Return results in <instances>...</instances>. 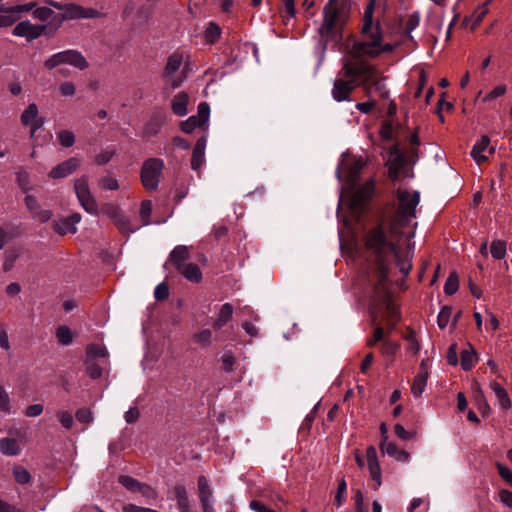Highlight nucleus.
<instances>
[{"instance_id":"obj_7","label":"nucleus","mask_w":512,"mask_h":512,"mask_svg":"<svg viewBox=\"0 0 512 512\" xmlns=\"http://www.w3.org/2000/svg\"><path fill=\"white\" fill-rule=\"evenodd\" d=\"M387 283L388 277L386 280H383L382 283H376V281H366L367 286L372 289L374 305L384 307V319L387 325L390 327V332L396 323L400 320V314L398 308L390 299Z\"/></svg>"},{"instance_id":"obj_63","label":"nucleus","mask_w":512,"mask_h":512,"mask_svg":"<svg viewBox=\"0 0 512 512\" xmlns=\"http://www.w3.org/2000/svg\"><path fill=\"white\" fill-rule=\"evenodd\" d=\"M154 296L157 300L162 301L168 298L169 289L165 283H160L156 286Z\"/></svg>"},{"instance_id":"obj_53","label":"nucleus","mask_w":512,"mask_h":512,"mask_svg":"<svg viewBox=\"0 0 512 512\" xmlns=\"http://www.w3.org/2000/svg\"><path fill=\"white\" fill-rule=\"evenodd\" d=\"M384 339H386L384 329L381 326H377L373 331V335L366 340V345L368 347H374L378 342H383Z\"/></svg>"},{"instance_id":"obj_3","label":"nucleus","mask_w":512,"mask_h":512,"mask_svg":"<svg viewBox=\"0 0 512 512\" xmlns=\"http://www.w3.org/2000/svg\"><path fill=\"white\" fill-rule=\"evenodd\" d=\"M346 75L360 76V86L368 98L375 92L379 97L386 99L389 97V90L385 84V78L379 73L378 69L367 61L360 63H351L346 68Z\"/></svg>"},{"instance_id":"obj_2","label":"nucleus","mask_w":512,"mask_h":512,"mask_svg":"<svg viewBox=\"0 0 512 512\" xmlns=\"http://www.w3.org/2000/svg\"><path fill=\"white\" fill-rule=\"evenodd\" d=\"M375 1L367 4L360 28V38L347 49V57L352 61L375 59L384 53L393 52L395 46L384 42V34L379 20L374 21Z\"/></svg>"},{"instance_id":"obj_61","label":"nucleus","mask_w":512,"mask_h":512,"mask_svg":"<svg viewBox=\"0 0 512 512\" xmlns=\"http://www.w3.org/2000/svg\"><path fill=\"white\" fill-rule=\"evenodd\" d=\"M496 467L501 478L512 486V470L501 463H497Z\"/></svg>"},{"instance_id":"obj_21","label":"nucleus","mask_w":512,"mask_h":512,"mask_svg":"<svg viewBox=\"0 0 512 512\" xmlns=\"http://www.w3.org/2000/svg\"><path fill=\"white\" fill-rule=\"evenodd\" d=\"M485 151H488L489 154H493L495 151L494 147L490 146V139L486 135L482 136L481 139L473 146L471 150V157L478 164H481L488 159L484 154Z\"/></svg>"},{"instance_id":"obj_64","label":"nucleus","mask_w":512,"mask_h":512,"mask_svg":"<svg viewBox=\"0 0 512 512\" xmlns=\"http://www.w3.org/2000/svg\"><path fill=\"white\" fill-rule=\"evenodd\" d=\"M76 419L81 423L89 424L93 420V415L89 409L82 408L76 412Z\"/></svg>"},{"instance_id":"obj_35","label":"nucleus","mask_w":512,"mask_h":512,"mask_svg":"<svg viewBox=\"0 0 512 512\" xmlns=\"http://www.w3.org/2000/svg\"><path fill=\"white\" fill-rule=\"evenodd\" d=\"M119 231L123 234H130L136 231L139 227L132 224L130 218L123 213L114 222Z\"/></svg>"},{"instance_id":"obj_41","label":"nucleus","mask_w":512,"mask_h":512,"mask_svg":"<svg viewBox=\"0 0 512 512\" xmlns=\"http://www.w3.org/2000/svg\"><path fill=\"white\" fill-rule=\"evenodd\" d=\"M86 354L89 358H106L108 351L103 344H90L86 348Z\"/></svg>"},{"instance_id":"obj_62","label":"nucleus","mask_w":512,"mask_h":512,"mask_svg":"<svg viewBox=\"0 0 512 512\" xmlns=\"http://www.w3.org/2000/svg\"><path fill=\"white\" fill-rule=\"evenodd\" d=\"M10 12L11 14L0 13V28L12 26L18 21L15 18L16 14H14L16 11L12 10Z\"/></svg>"},{"instance_id":"obj_11","label":"nucleus","mask_w":512,"mask_h":512,"mask_svg":"<svg viewBox=\"0 0 512 512\" xmlns=\"http://www.w3.org/2000/svg\"><path fill=\"white\" fill-rule=\"evenodd\" d=\"M164 169V161L159 158L147 159L141 169V182L145 189L154 191L158 188Z\"/></svg>"},{"instance_id":"obj_5","label":"nucleus","mask_w":512,"mask_h":512,"mask_svg":"<svg viewBox=\"0 0 512 512\" xmlns=\"http://www.w3.org/2000/svg\"><path fill=\"white\" fill-rule=\"evenodd\" d=\"M364 167V161L362 158L354 159L350 163L343 166V170L346 172L347 188L345 191L346 195L350 198V207L352 210L361 208L373 195L374 183L373 181H367L361 187L356 189L353 193L350 190L355 189L359 173Z\"/></svg>"},{"instance_id":"obj_55","label":"nucleus","mask_w":512,"mask_h":512,"mask_svg":"<svg viewBox=\"0 0 512 512\" xmlns=\"http://www.w3.org/2000/svg\"><path fill=\"white\" fill-rule=\"evenodd\" d=\"M58 139L63 147H71L75 142V135L72 131L63 130L58 134Z\"/></svg>"},{"instance_id":"obj_29","label":"nucleus","mask_w":512,"mask_h":512,"mask_svg":"<svg viewBox=\"0 0 512 512\" xmlns=\"http://www.w3.org/2000/svg\"><path fill=\"white\" fill-rule=\"evenodd\" d=\"M174 496L177 502V507L180 512H191L189 495L184 486H176L174 488Z\"/></svg>"},{"instance_id":"obj_13","label":"nucleus","mask_w":512,"mask_h":512,"mask_svg":"<svg viewBox=\"0 0 512 512\" xmlns=\"http://www.w3.org/2000/svg\"><path fill=\"white\" fill-rule=\"evenodd\" d=\"M184 55L180 52H174L169 56L163 77L166 80V83L171 87V89H175L181 85L184 80V75L177 76L176 72L179 71L180 67L183 64Z\"/></svg>"},{"instance_id":"obj_25","label":"nucleus","mask_w":512,"mask_h":512,"mask_svg":"<svg viewBox=\"0 0 512 512\" xmlns=\"http://www.w3.org/2000/svg\"><path fill=\"white\" fill-rule=\"evenodd\" d=\"M189 103V96L185 92H179L177 93L172 102H171V109L173 113L179 117H183L188 113V106Z\"/></svg>"},{"instance_id":"obj_48","label":"nucleus","mask_w":512,"mask_h":512,"mask_svg":"<svg viewBox=\"0 0 512 512\" xmlns=\"http://www.w3.org/2000/svg\"><path fill=\"white\" fill-rule=\"evenodd\" d=\"M152 214V202L150 200H143L140 207V218L143 225L150 224V216Z\"/></svg>"},{"instance_id":"obj_1","label":"nucleus","mask_w":512,"mask_h":512,"mask_svg":"<svg viewBox=\"0 0 512 512\" xmlns=\"http://www.w3.org/2000/svg\"><path fill=\"white\" fill-rule=\"evenodd\" d=\"M397 201L398 207L388 231L383 224H379L369 229L363 237L365 258L370 262L365 281L382 283L386 280L388 260L396 252L401 237H414L417 223L412 224V220L416 217L419 193L399 188Z\"/></svg>"},{"instance_id":"obj_49","label":"nucleus","mask_w":512,"mask_h":512,"mask_svg":"<svg viewBox=\"0 0 512 512\" xmlns=\"http://www.w3.org/2000/svg\"><path fill=\"white\" fill-rule=\"evenodd\" d=\"M474 391L476 394V399L478 402L479 410L481 411V413L483 415L488 414L490 411V407H489L487 401L485 400V397L483 395V391H482L481 387L477 383L475 384Z\"/></svg>"},{"instance_id":"obj_20","label":"nucleus","mask_w":512,"mask_h":512,"mask_svg":"<svg viewBox=\"0 0 512 512\" xmlns=\"http://www.w3.org/2000/svg\"><path fill=\"white\" fill-rule=\"evenodd\" d=\"M80 166V160L72 157L68 160L58 164L49 172V177L53 179L64 178L72 174Z\"/></svg>"},{"instance_id":"obj_52","label":"nucleus","mask_w":512,"mask_h":512,"mask_svg":"<svg viewBox=\"0 0 512 512\" xmlns=\"http://www.w3.org/2000/svg\"><path fill=\"white\" fill-rule=\"evenodd\" d=\"M119 483L132 492H137L142 484L138 480L126 475L119 477Z\"/></svg>"},{"instance_id":"obj_26","label":"nucleus","mask_w":512,"mask_h":512,"mask_svg":"<svg viewBox=\"0 0 512 512\" xmlns=\"http://www.w3.org/2000/svg\"><path fill=\"white\" fill-rule=\"evenodd\" d=\"M205 147H206V139L204 137L198 139L196 142L192 158H191V167L194 170H198L205 160Z\"/></svg>"},{"instance_id":"obj_38","label":"nucleus","mask_w":512,"mask_h":512,"mask_svg":"<svg viewBox=\"0 0 512 512\" xmlns=\"http://www.w3.org/2000/svg\"><path fill=\"white\" fill-rule=\"evenodd\" d=\"M204 36L207 43L214 44L221 36V28L215 22H209Z\"/></svg>"},{"instance_id":"obj_32","label":"nucleus","mask_w":512,"mask_h":512,"mask_svg":"<svg viewBox=\"0 0 512 512\" xmlns=\"http://www.w3.org/2000/svg\"><path fill=\"white\" fill-rule=\"evenodd\" d=\"M0 451L8 456H16L21 452V447L16 439L6 437L0 440Z\"/></svg>"},{"instance_id":"obj_33","label":"nucleus","mask_w":512,"mask_h":512,"mask_svg":"<svg viewBox=\"0 0 512 512\" xmlns=\"http://www.w3.org/2000/svg\"><path fill=\"white\" fill-rule=\"evenodd\" d=\"M478 356L474 348L469 344V348L465 349L461 353V367L465 371L471 370L476 362Z\"/></svg>"},{"instance_id":"obj_51","label":"nucleus","mask_w":512,"mask_h":512,"mask_svg":"<svg viewBox=\"0 0 512 512\" xmlns=\"http://www.w3.org/2000/svg\"><path fill=\"white\" fill-rule=\"evenodd\" d=\"M451 315H452L451 307L444 306L441 309V311L439 312L438 317H437V324L440 329H444L448 325Z\"/></svg>"},{"instance_id":"obj_19","label":"nucleus","mask_w":512,"mask_h":512,"mask_svg":"<svg viewBox=\"0 0 512 512\" xmlns=\"http://www.w3.org/2000/svg\"><path fill=\"white\" fill-rule=\"evenodd\" d=\"M24 201L27 209L34 219L41 223H45L50 220L52 212L50 210L42 209L35 196L27 195Z\"/></svg>"},{"instance_id":"obj_58","label":"nucleus","mask_w":512,"mask_h":512,"mask_svg":"<svg viewBox=\"0 0 512 512\" xmlns=\"http://www.w3.org/2000/svg\"><path fill=\"white\" fill-rule=\"evenodd\" d=\"M99 186L106 190H117L119 183L116 178L112 176H105L99 180Z\"/></svg>"},{"instance_id":"obj_36","label":"nucleus","mask_w":512,"mask_h":512,"mask_svg":"<svg viewBox=\"0 0 512 512\" xmlns=\"http://www.w3.org/2000/svg\"><path fill=\"white\" fill-rule=\"evenodd\" d=\"M427 383V373L419 372L413 380V384L411 386V392L414 397H419L426 387Z\"/></svg>"},{"instance_id":"obj_47","label":"nucleus","mask_w":512,"mask_h":512,"mask_svg":"<svg viewBox=\"0 0 512 512\" xmlns=\"http://www.w3.org/2000/svg\"><path fill=\"white\" fill-rule=\"evenodd\" d=\"M458 287H459L458 275L455 272L450 273V275L444 285V292L447 295H452L458 290Z\"/></svg>"},{"instance_id":"obj_34","label":"nucleus","mask_w":512,"mask_h":512,"mask_svg":"<svg viewBox=\"0 0 512 512\" xmlns=\"http://www.w3.org/2000/svg\"><path fill=\"white\" fill-rule=\"evenodd\" d=\"M404 165V159L400 154H392L388 161V173L391 178H397L400 169Z\"/></svg>"},{"instance_id":"obj_23","label":"nucleus","mask_w":512,"mask_h":512,"mask_svg":"<svg viewBox=\"0 0 512 512\" xmlns=\"http://www.w3.org/2000/svg\"><path fill=\"white\" fill-rule=\"evenodd\" d=\"M35 7L34 2L22 4V5H10L5 0H0V13L11 14L10 11H16L15 18L20 19L24 13L30 12Z\"/></svg>"},{"instance_id":"obj_8","label":"nucleus","mask_w":512,"mask_h":512,"mask_svg":"<svg viewBox=\"0 0 512 512\" xmlns=\"http://www.w3.org/2000/svg\"><path fill=\"white\" fill-rule=\"evenodd\" d=\"M46 3L57 10L63 11V14L54 15L52 18L51 25L54 26V30H57L65 20L89 19L100 16L98 10L85 8L74 3H61L55 0H47Z\"/></svg>"},{"instance_id":"obj_9","label":"nucleus","mask_w":512,"mask_h":512,"mask_svg":"<svg viewBox=\"0 0 512 512\" xmlns=\"http://www.w3.org/2000/svg\"><path fill=\"white\" fill-rule=\"evenodd\" d=\"M351 63H360V61H352L347 59L342 69L339 71L337 79L334 82L332 96L338 102L348 100L352 91L358 85L360 86V76L354 77L351 75H346V68Z\"/></svg>"},{"instance_id":"obj_39","label":"nucleus","mask_w":512,"mask_h":512,"mask_svg":"<svg viewBox=\"0 0 512 512\" xmlns=\"http://www.w3.org/2000/svg\"><path fill=\"white\" fill-rule=\"evenodd\" d=\"M19 249H8L4 253L3 260V271L9 272L13 267L17 259L19 258Z\"/></svg>"},{"instance_id":"obj_28","label":"nucleus","mask_w":512,"mask_h":512,"mask_svg":"<svg viewBox=\"0 0 512 512\" xmlns=\"http://www.w3.org/2000/svg\"><path fill=\"white\" fill-rule=\"evenodd\" d=\"M489 386L494 392L501 409L508 410L511 408V400L507 391L496 381H490Z\"/></svg>"},{"instance_id":"obj_18","label":"nucleus","mask_w":512,"mask_h":512,"mask_svg":"<svg viewBox=\"0 0 512 512\" xmlns=\"http://www.w3.org/2000/svg\"><path fill=\"white\" fill-rule=\"evenodd\" d=\"M366 458H367V464L368 469L370 473L371 479L374 481V490H378L379 487L382 485V479H381V469L380 465L377 459V451L375 447L369 446L366 450Z\"/></svg>"},{"instance_id":"obj_24","label":"nucleus","mask_w":512,"mask_h":512,"mask_svg":"<svg viewBox=\"0 0 512 512\" xmlns=\"http://www.w3.org/2000/svg\"><path fill=\"white\" fill-rule=\"evenodd\" d=\"M170 261L179 270L184 266L187 260L190 258L189 249L187 246L178 245L170 253Z\"/></svg>"},{"instance_id":"obj_43","label":"nucleus","mask_w":512,"mask_h":512,"mask_svg":"<svg viewBox=\"0 0 512 512\" xmlns=\"http://www.w3.org/2000/svg\"><path fill=\"white\" fill-rule=\"evenodd\" d=\"M56 337L60 344L62 345H69L73 341V333L71 329L68 326H60L56 330Z\"/></svg>"},{"instance_id":"obj_17","label":"nucleus","mask_w":512,"mask_h":512,"mask_svg":"<svg viewBox=\"0 0 512 512\" xmlns=\"http://www.w3.org/2000/svg\"><path fill=\"white\" fill-rule=\"evenodd\" d=\"M81 221L79 213H73L69 217H62L53 221L52 226L54 231L63 236L66 234H75L77 232L76 225Z\"/></svg>"},{"instance_id":"obj_37","label":"nucleus","mask_w":512,"mask_h":512,"mask_svg":"<svg viewBox=\"0 0 512 512\" xmlns=\"http://www.w3.org/2000/svg\"><path fill=\"white\" fill-rule=\"evenodd\" d=\"M507 244L504 240L495 239L490 246V253L495 260H501L505 257Z\"/></svg>"},{"instance_id":"obj_30","label":"nucleus","mask_w":512,"mask_h":512,"mask_svg":"<svg viewBox=\"0 0 512 512\" xmlns=\"http://www.w3.org/2000/svg\"><path fill=\"white\" fill-rule=\"evenodd\" d=\"M178 271L190 282L199 283L202 280V272L195 263H187Z\"/></svg>"},{"instance_id":"obj_46","label":"nucleus","mask_w":512,"mask_h":512,"mask_svg":"<svg viewBox=\"0 0 512 512\" xmlns=\"http://www.w3.org/2000/svg\"><path fill=\"white\" fill-rule=\"evenodd\" d=\"M13 476L15 481L19 484H27L31 480L29 471L22 466H15L13 468Z\"/></svg>"},{"instance_id":"obj_60","label":"nucleus","mask_w":512,"mask_h":512,"mask_svg":"<svg viewBox=\"0 0 512 512\" xmlns=\"http://www.w3.org/2000/svg\"><path fill=\"white\" fill-rule=\"evenodd\" d=\"M209 114H210V107H209V105L206 102H201L198 105L197 115H195V116L199 117V120L204 125L208 121V119H209Z\"/></svg>"},{"instance_id":"obj_40","label":"nucleus","mask_w":512,"mask_h":512,"mask_svg":"<svg viewBox=\"0 0 512 512\" xmlns=\"http://www.w3.org/2000/svg\"><path fill=\"white\" fill-rule=\"evenodd\" d=\"M399 349L400 345L397 342L386 337L381 345L380 352L384 357L393 358Z\"/></svg>"},{"instance_id":"obj_42","label":"nucleus","mask_w":512,"mask_h":512,"mask_svg":"<svg viewBox=\"0 0 512 512\" xmlns=\"http://www.w3.org/2000/svg\"><path fill=\"white\" fill-rule=\"evenodd\" d=\"M507 92V86L505 84L496 85L491 91L482 97L484 103H492L497 98L505 95Z\"/></svg>"},{"instance_id":"obj_10","label":"nucleus","mask_w":512,"mask_h":512,"mask_svg":"<svg viewBox=\"0 0 512 512\" xmlns=\"http://www.w3.org/2000/svg\"><path fill=\"white\" fill-rule=\"evenodd\" d=\"M65 64L71 65L79 70H84L88 67L86 59L76 50H65L55 53L44 62V66L49 70Z\"/></svg>"},{"instance_id":"obj_54","label":"nucleus","mask_w":512,"mask_h":512,"mask_svg":"<svg viewBox=\"0 0 512 512\" xmlns=\"http://www.w3.org/2000/svg\"><path fill=\"white\" fill-rule=\"evenodd\" d=\"M34 18L40 21H47L54 14L49 7H34L32 10Z\"/></svg>"},{"instance_id":"obj_31","label":"nucleus","mask_w":512,"mask_h":512,"mask_svg":"<svg viewBox=\"0 0 512 512\" xmlns=\"http://www.w3.org/2000/svg\"><path fill=\"white\" fill-rule=\"evenodd\" d=\"M489 2H485L481 6H479L470 17H466L464 19V23L468 25L469 22H472L471 30H475L477 26L483 21L486 15L489 12L488 9Z\"/></svg>"},{"instance_id":"obj_6","label":"nucleus","mask_w":512,"mask_h":512,"mask_svg":"<svg viewBox=\"0 0 512 512\" xmlns=\"http://www.w3.org/2000/svg\"><path fill=\"white\" fill-rule=\"evenodd\" d=\"M323 23L319 28L322 37L336 38L345 20V5L339 0H329L323 9Z\"/></svg>"},{"instance_id":"obj_15","label":"nucleus","mask_w":512,"mask_h":512,"mask_svg":"<svg viewBox=\"0 0 512 512\" xmlns=\"http://www.w3.org/2000/svg\"><path fill=\"white\" fill-rule=\"evenodd\" d=\"M46 25H35L30 21H21L13 29V34L18 37H25L34 40L45 34Z\"/></svg>"},{"instance_id":"obj_45","label":"nucleus","mask_w":512,"mask_h":512,"mask_svg":"<svg viewBox=\"0 0 512 512\" xmlns=\"http://www.w3.org/2000/svg\"><path fill=\"white\" fill-rule=\"evenodd\" d=\"M203 124L199 120V117L195 115L190 116L187 120L182 121L180 124V128L184 133H192L197 127H201Z\"/></svg>"},{"instance_id":"obj_44","label":"nucleus","mask_w":512,"mask_h":512,"mask_svg":"<svg viewBox=\"0 0 512 512\" xmlns=\"http://www.w3.org/2000/svg\"><path fill=\"white\" fill-rule=\"evenodd\" d=\"M193 340L202 347H208L212 342V332L210 329H203L193 335Z\"/></svg>"},{"instance_id":"obj_14","label":"nucleus","mask_w":512,"mask_h":512,"mask_svg":"<svg viewBox=\"0 0 512 512\" xmlns=\"http://www.w3.org/2000/svg\"><path fill=\"white\" fill-rule=\"evenodd\" d=\"M39 111L35 103L29 104L20 116V121L23 126L30 127L29 136L31 139L35 137L36 131L40 129L44 120L38 116Z\"/></svg>"},{"instance_id":"obj_59","label":"nucleus","mask_w":512,"mask_h":512,"mask_svg":"<svg viewBox=\"0 0 512 512\" xmlns=\"http://www.w3.org/2000/svg\"><path fill=\"white\" fill-rule=\"evenodd\" d=\"M57 418H58V421L60 422V424L65 428V429H71L72 426H73V416L70 412L68 411H60L57 413Z\"/></svg>"},{"instance_id":"obj_22","label":"nucleus","mask_w":512,"mask_h":512,"mask_svg":"<svg viewBox=\"0 0 512 512\" xmlns=\"http://www.w3.org/2000/svg\"><path fill=\"white\" fill-rule=\"evenodd\" d=\"M234 312V308L232 304L225 303L220 306L218 312L216 313L215 319L213 321V328L215 330H220L225 325L228 324V322L232 319Z\"/></svg>"},{"instance_id":"obj_56","label":"nucleus","mask_w":512,"mask_h":512,"mask_svg":"<svg viewBox=\"0 0 512 512\" xmlns=\"http://www.w3.org/2000/svg\"><path fill=\"white\" fill-rule=\"evenodd\" d=\"M102 212L110 219H112L113 222H115L117 218L122 214V211L119 209V207L114 204H105L102 207Z\"/></svg>"},{"instance_id":"obj_57","label":"nucleus","mask_w":512,"mask_h":512,"mask_svg":"<svg viewBox=\"0 0 512 512\" xmlns=\"http://www.w3.org/2000/svg\"><path fill=\"white\" fill-rule=\"evenodd\" d=\"M353 500L356 512H368V508L364 503V496L359 489L354 491Z\"/></svg>"},{"instance_id":"obj_27","label":"nucleus","mask_w":512,"mask_h":512,"mask_svg":"<svg viewBox=\"0 0 512 512\" xmlns=\"http://www.w3.org/2000/svg\"><path fill=\"white\" fill-rule=\"evenodd\" d=\"M381 450L389 455L390 457L395 458L398 461H407L410 457L409 453L404 450H400L397 448L396 444L393 442H389L388 440H381L380 444Z\"/></svg>"},{"instance_id":"obj_50","label":"nucleus","mask_w":512,"mask_h":512,"mask_svg":"<svg viewBox=\"0 0 512 512\" xmlns=\"http://www.w3.org/2000/svg\"><path fill=\"white\" fill-rule=\"evenodd\" d=\"M17 182L24 192L32 189L30 174L24 169H21L17 172Z\"/></svg>"},{"instance_id":"obj_12","label":"nucleus","mask_w":512,"mask_h":512,"mask_svg":"<svg viewBox=\"0 0 512 512\" xmlns=\"http://www.w3.org/2000/svg\"><path fill=\"white\" fill-rule=\"evenodd\" d=\"M74 189L82 208L90 214L97 215L98 206L91 194L88 179L86 177L77 179L74 184Z\"/></svg>"},{"instance_id":"obj_4","label":"nucleus","mask_w":512,"mask_h":512,"mask_svg":"<svg viewBox=\"0 0 512 512\" xmlns=\"http://www.w3.org/2000/svg\"><path fill=\"white\" fill-rule=\"evenodd\" d=\"M346 75L360 76V86L368 98L375 92L379 97L386 99L389 97V90L385 84V78L379 73L378 69L367 61L360 63H351L346 68Z\"/></svg>"},{"instance_id":"obj_16","label":"nucleus","mask_w":512,"mask_h":512,"mask_svg":"<svg viewBox=\"0 0 512 512\" xmlns=\"http://www.w3.org/2000/svg\"><path fill=\"white\" fill-rule=\"evenodd\" d=\"M198 496L203 512H215L213 508V492L205 476H199L197 481Z\"/></svg>"}]
</instances>
